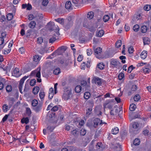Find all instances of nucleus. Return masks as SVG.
Wrapping results in <instances>:
<instances>
[{"label":"nucleus","instance_id":"ea45409f","mask_svg":"<svg viewBox=\"0 0 151 151\" xmlns=\"http://www.w3.org/2000/svg\"><path fill=\"white\" fill-rule=\"evenodd\" d=\"M42 17L40 16V15L39 14L36 15L35 14V19L36 21L38 22H40V20H41L42 19Z\"/></svg>","mask_w":151,"mask_h":151},{"label":"nucleus","instance_id":"dca6fc26","mask_svg":"<svg viewBox=\"0 0 151 151\" xmlns=\"http://www.w3.org/2000/svg\"><path fill=\"white\" fill-rule=\"evenodd\" d=\"M40 90L38 86H35L32 89V92L35 95L37 94Z\"/></svg>","mask_w":151,"mask_h":151},{"label":"nucleus","instance_id":"13d9d810","mask_svg":"<svg viewBox=\"0 0 151 151\" xmlns=\"http://www.w3.org/2000/svg\"><path fill=\"white\" fill-rule=\"evenodd\" d=\"M102 143L101 142H98L97 143L96 145V148L97 149H99L100 147H102Z\"/></svg>","mask_w":151,"mask_h":151},{"label":"nucleus","instance_id":"f03ea898","mask_svg":"<svg viewBox=\"0 0 151 151\" xmlns=\"http://www.w3.org/2000/svg\"><path fill=\"white\" fill-rule=\"evenodd\" d=\"M68 87H65L64 88V91L62 96V98L65 101L69 99L71 95V91L68 90Z\"/></svg>","mask_w":151,"mask_h":151},{"label":"nucleus","instance_id":"3c124183","mask_svg":"<svg viewBox=\"0 0 151 151\" xmlns=\"http://www.w3.org/2000/svg\"><path fill=\"white\" fill-rule=\"evenodd\" d=\"M119 58L122 60V62L123 63H125L126 62V61L125 59L126 58V57L124 56H121L119 57Z\"/></svg>","mask_w":151,"mask_h":151},{"label":"nucleus","instance_id":"e433bc0d","mask_svg":"<svg viewBox=\"0 0 151 151\" xmlns=\"http://www.w3.org/2000/svg\"><path fill=\"white\" fill-rule=\"evenodd\" d=\"M82 90V88L80 85L76 86V93H80Z\"/></svg>","mask_w":151,"mask_h":151},{"label":"nucleus","instance_id":"49530a36","mask_svg":"<svg viewBox=\"0 0 151 151\" xmlns=\"http://www.w3.org/2000/svg\"><path fill=\"white\" fill-rule=\"evenodd\" d=\"M28 77V76H25L24 77L20 80L19 84L23 85V83H24V81L25 80L27 79Z\"/></svg>","mask_w":151,"mask_h":151},{"label":"nucleus","instance_id":"a211bd4d","mask_svg":"<svg viewBox=\"0 0 151 151\" xmlns=\"http://www.w3.org/2000/svg\"><path fill=\"white\" fill-rule=\"evenodd\" d=\"M143 43L144 45H148L150 43V39L147 37H145L143 38Z\"/></svg>","mask_w":151,"mask_h":151},{"label":"nucleus","instance_id":"4d7b16f0","mask_svg":"<svg viewBox=\"0 0 151 151\" xmlns=\"http://www.w3.org/2000/svg\"><path fill=\"white\" fill-rule=\"evenodd\" d=\"M134 68H135L134 67L133 65H131L129 67L128 69L127 72L128 73H131L132 70Z\"/></svg>","mask_w":151,"mask_h":151},{"label":"nucleus","instance_id":"864d4df0","mask_svg":"<svg viewBox=\"0 0 151 151\" xmlns=\"http://www.w3.org/2000/svg\"><path fill=\"white\" fill-rule=\"evenodd\" d=\"M124 77V74L122 73H120L118 75V77L119 79L121 80H122Z\"/></svg>","mask_w":151,"mask_h":151},{"label":"nucleus","instance_id":"774afa93","mask_svg":"<svg viewBox=\"0 0 151 151\" xmlns=\"http://www.w3.org/2000/svg\"><path fill=\"white\" fill-rule=\"evenodd\" d=\"M149 131L147 129H145L143 130L142 132V134H144L145 136H147Z\"/></svg>","mask_w":151,"mask_h":151},{"label":"nucleus","instance_id":"c85d7f7f","mask_svg":"<svg viewBox=\"0 0 151 151\" xmlns=\"http://www.w3.org/2000/svg\"><path fill=\"white\" fill-rule=\"evenodd\" d=\"M136 107V105L135 104H132L130 105L129 109L131 111H133L135 110Z\"/></svg>","mask_w":151,"mask_h":151},{"label":"nucleus","instance_id":"9d476101","mask_svg":"<svg viewBox=\"0 0 151 151\" xmlns=\"http://www.w3.org/2000/svg\"><path fill=\"white\" fill-rule=\"evenodd\" d=\"M65 7V8L68 10L69 11L72 10L73 9L71 2L69 1L66 2Z\"/></svg>","mask_w":151,"mask_h":151},{"label":"nucleus","instance_id":"f257e3e1","mask_svg":"<svg viewBox=\"0 0 151 151\" xmlns=\"http://www.w3.org/2000/svg\"><path fill=\"white\" fill-rule=\"evenodd\" d=\"M110 67L112 68H119L121 63L117 59L112 58L110 61Z\"/></svg>","mask_w":151,"mask_h":151},{"label":"nucleus","instance_id":"e2e57ef3","mask_svg":"<svg viewBox=\"0 0 151 151\" xmlns=\"http://www.w3.org/2000/svg\"><path fill=\"white\" fill-rule=\"evenodd\" d=\"M43 41V38L41 37L37 38V43L39 44H41Z\"/></svg>","mask_w":151,"mask_h":151},{"label":"nucleus","instance_id":"09e8293b","mask_svg":"<svg viewBox=\"0 0 151 151\" xmlns=\"http://www.w3.org/2000/svg\"><path fill=\"white\" fill-rule=\"evenodd\" d=\"M12 87L11 85H8L6 87V91L8 92H11L12 90Z\"/></svg>","mask_w":151,"mask_h":151},{"label":"nucleus","instance_id":"2eb2a0df","mask_svg":"<svg viewBox=\"0 0 151 151\" xmlns=\"http://www.w3.org/2000/svg\"><path fill=\"white\" fill-rule=\"evenodd\" d=\"M40 90L38 86H35L32 89V92L35 95L37 94Z\"/></svg>","mask_w":151,"mask_h":151},{"label":"nucleus","instance_id":"69168bd1","mask_svg":"<svg viewBox=\"0 0 151 151\" xmlns=\"http://www.w3.org/2000/svg\"><path fill=\"white\" fill-rule=\"evenodd\" d=\"M92 52L91 49H88L87 50V54L88 55L90 56L92 54Z\"/></svg>","mask_w":151,"mask_h":151},{"label":"nucleus","instance_id":"680f3d73","mask_svg":"<svg viewBox=\"0 0 151 151\" xmlns=\"http://www.w3.org/2000/svg\"><path fill=\"white\" fill-rule=\"evenodd\" d=\"M128 51L129 53H132L134 51V49L133 48V47L131 46L129 47L128 48Z\"/></svg>","mask_w":151,"mask_h":151},{"label":"nucleus","instance_id":"6e6552de","mask_svg":"<svg viewBox=\"0 0 151 151\" xmlns=\"http://www.w3.org/2000/svg\"><path fill=\"white\" fill-rule=\"evenodd\" d=\"M59 35L60 34L58 32H55L53 36L52 37L49 39V42L51 43H52L54 42L56 40V37Z\"/></svg>","mask_w":151,"mask_h":151},{"label":"nucleus","instance_id":"39448f33","mask_svg":"<svg viewBox=\"0 0 151 151\" xmlns=\"http://www.w3.org/2000/svg\"><path fill=\"white\" fill-rule=\"evenodd\" d=\"M68 47L66 46H62L58 48L57 50L58 52V55H61L65 52V51L68 49Z\"/></svg>","mask_w":151,"mask_h":151},{"label":"nucleus","instance_id":"412c9836","mask_svg":"<svg viewBox=\"0 0 151 151\" xmlns=\"http://www.w3.org/2000/svg\"><path fill=\"white\" fill-rule=\"evenodd\" d=\"M36 23L34 21H31L29 24L28 26L31 28H34L35 27Z\"/></svg>","mask_w":151,"mask_h":151},{"label":"nucleus","instance_id":"c9c22d12","mask_svg":"<svg viewBox=\"0 0 151 151\" xmlns=\"http://www.w3.org/2000/svg\"><path fill=\"white\" fill-rule=\"evenodd\" d=\"M86 133V130L83 128H82L80 131V135L82 136H84Z\"/></svg>","mask_w":151,"mask_h":151},{"label":"nucleus","instance_id":"a878e982","mask_svg":"<svg viewBox=\"0 0 151 151\" xmlns=\"http://www.w3.org/2000/svg\"><path fill=\"white\" fill-rule=\"evenodd\" d=\"M132 128L134 129H137L139 127V124L137 122H134L132 124Z\"/></svg>","mask_w":151,"mask_h":151},{"label":"nucleus","instance_id":"7c9ffc66","mask_svg":"<svg viewBox=\"0 0 151 151\" xmlns=\"http://www.w3.org/2000/svg\"><path fill=\"white\" fill-rule=\"evenodd\" d=\"M140 99V96L139 95L137 94L134 97V101L137 102Z\"/></svg>","mask_w":151,"mask_h":151},{"label":"nucleus","instance_id":"f8f14e48","mask_svg":"<svg viewBox=\"0 0 151 151\" xmlns=\"http://www.w3.org/2000/svg\"><path fill=\"white\" fill-rule=\"evenodd\" d=\"M142 70L145 74H147L150 72V70L148 66H146L142 68Z\"/></svg>","mask_w":151,"mask_h":151},{"label":"nucleus","instance_id":"cd10ccee","mask_svg":"<svg viewBox=\"0 0 151 151\" xmlns=\"http://www.w3.org/2000/svg\"><path fill=\"white\" fill-rule=\"evenodd\" d=\"M90 93L89 92H86L84 94V97L86 99H88L90 96Z\"/></svg>","mask_w":151,"mask_h":151},{"label":"nucleus","instance_id":"c03bdc74","mask_svg":"<svg viewBox=\"0 0 151 151\" xmlns=\"http://www.w3.org/2000/svg\"><path fill=\"white\" fill-rule=\"evenodd\" d=\"M12 110H11L10 111L9 114L8 115H6L4 116V117L3 118L2 120V121L3 122H4L5 121H6V120H7V118H8V116L9 115V114L10 113H12Z\"/></svg>","mask_w":151,"mask_h":151},{"label":"nucleus","instance_id":"79ce46f5","mask_svg":"<svg viewBox=\"0 0 151 151\" xmlns=\"http://www.w3.org/2000/svg\"><path fill=\"white\" fill-rule=\"evenodd\" d=\"M38 102L37 101L36 99H34L32 102V106L35 107L37 105Z\"/></svg>","mask_w":151,"mask_h":151},{"label":"nucleus","instance_id":"0eeeda50","mask_svg":"<svg viewBox=\"0 0 151 151\" xmlns=\"http://www.w3.org/2000/svg\"><path fill=\"white\" fill-rule=\"evenodd\" d=\"M92 83L97 84L98 86H101L102 84V80L98 77H94L92 80Z\"/></svg>","mask_w":151,"mask_h":151},{"label":"nucleus","instance_id":"ddd939ff","mask_svg":"<svg viewBox=\"0 0 151 151\" xmlns=\"http://www.w3.org/2000/svg\"><path fill=\"white\" fill-rule=\"evenodd\" d=\"M140 56L141 58L143 59H144L146 58L147 56V51L143 50L141 53Z\"/></svg>","mask_w":151,"mask_h":151},{"label":"nucleus","instance_id":"0e129e2a","mask_svg":"<svg viewBox=\"0 0 151 151\" xmlns=\"http://www.w3.org/2000/svg\"><path fill=\"white\" fill-rule=\"evenodd\" d=\"M92 109L91 108H89L86 110V114L87 115L89 116L91 113Z\"/></svg>","mask_w":151,"mask_h":151},{"label":"nucleus","instance_id":"bf43d9fd","mask_svg":"<svg viewBox=\"0 0 151 151\" xmlns=\"http://www.w3.org/2000/svg\"><path fill=\"white\" fill-rule=\"evenodd\" d=\"M45 94L44 92H41L40 91L39 93V96L41 99L44 98Z\"/></svg>","mask_w":151,"mask_h":151},{"label":"nucleus","instance_id":"5701e85b","mask_svg":"<svg viewBox=\"0 0 151 151\" xmlns=\"http://www.w3.org/2000/svg\"><path fill=\"white\" fill-rule=\"evenodd\" d=\"M94 16V13L92 12H88L87 14V18L89 19H92Z\"/></svg>","mask_w":151,"mask_h":151},{"label":"nucleus","instance_id":"338daca9","mask_svg":"<svg viewBox=\"0 0 151 151\" xmlns=\"http://www.w3.org/2000/svg\"><path fill=\"white\" fill-rule=\"evenodd\" d=\"M137 89V86L136 85H133L132 86L131 88V90L132 91H136Z\"/></svg>","mask_w":151,"mask_h":151},{"label":"nucleus","instance_id":"6e6d98bb","mask_svg":"<svg viewBox=\"0 0 151 151\" xmlns=\"http://www.w3.org/2000/svg\"><path fill=\"white\" fill-rule=\"evenodd\" d=\"M83 57L82 55H79L77 58V61L79 62L83 60Z\"/></svg>","mask_w":151,"mask_h":151},{"label":"nucleus","instance_id":"b1692460","mask_svg":"<svg viewBox=\"0 0 151 151\" xmlns=\"http://www.w3.org/2000/svg\"><path fill=\"white\" fill-rule=\"evenodd\" d=\"M40 58L39 57L38 55H35L34 56L33 60L34 61L38 63L40 61Z\"/></svg>","mask_w":151,"mask_h":151},{"label":"nucleus","instance_id":"2f4dec72","mask_svg":"<svg viewBox=\"0 0 151 151\" xmlns=\"http://www.w3.org/2000/svg\"><path fill=\"white\" fill-rule=\"evenodd\" d=\"M140 143V139L138 138H136L133 141V144L134 145L137 146L139 145Z\"/></svg>","mask_w":151,"mask_h":151},{"label":"nucleus","instance_id":"bb28decb","mask_svg":"<svg viewBox=\"0 0 151 151\" xmlns=\"http://www.w3.org/2000/svg\"><path fill=\"white\" fill-rule=\"evenodd\" d=\"M26 111L27 116L29 117H30L31 116L32 112L30 108L27 107L26 108Z\"/></svg>","mask_w":151,"mask_h":151},{"label":"nucleus","instance_id":"4be33fe9","mask_svg":"<svg viewBox=\"0 0 151 151\" xmlns=\"http://www.w3.org/2000/svg\"><path fill=\"white\" fill-rule=\"evenodd\" d=\"M119 132V129L117 127H115L111 130L112 133L114 134H117Z\"/></svg>","mask_w":151,"mask_h":151},{"label":"nucleus","instance_id":"473e14b6","mask_svg":"<svg viewBox=\"0 0 151 151\" xmlns=\"http://www.w3.org/2000/svg\"><path fill=\"white\" fill-rule=\"evenodd\" d=\"M115 46L117 48H119L122 45V41L120 40H118L116 43Z\"/></svg>","mask_w":151,"mask_h":151},{"label":"nucleus","instance_id":"f704fd0d","mask_svg":"<svg viewBox=\"0 0 151 151\" xmlns=\"http://www.w3.org/2000/svg\"><path fill=\"white\" fill-rule=\"evenodd\" d=\"M133 30L135 32H138L139 29V27L138 24H135L133 27Z\"/></svg>","mask_w":151,"mask_h":151},{"label":"nucleus","instance_id":"7ed1b4c3","mask_svg":"<svg viewBox=\"0 0 151 151\" xmlns=\"http://www.w3.org/2000/svg\"><path fill=\"white\" fill-rule=\"evenodd\" d=\"M104 122H103L102 120H101L99 118H96L94 119L93 121V123L91 127L94 128H97L99 125L102 126L103 124H105Z\"/></svg>","mask_w":151,"mask_h":151},{"label":"nucleus","instance_id":"1a4fd4ad","mask_svg":"<svg viewBox=\"0 0 151 151\" xmlns=\"http://www.w3.org/2000/svg\"><path fill=\"white\" fill-rule=\"evenodd\" d=\"M12 75L17 77H19L21 75L19 69L15 68L13 72L12 73Z\"/></svg>","mask_w":151,"mask_h":151},{"label":"nucleus","instance_id":"603ef678","mask_svg":"<svg viewBox=\"0 0 151 151\" xmlns=\"http://www.w3.org/2000/svg\"><path fill=\"white\" fill-rule=\"evenodd\" d=\"M81 84L83 86H87L88 87V84L87 81L85 80H83L81 82Z\"/></svg>","mask_w":151,"mask_h":151},{"label":"nucleus","instance_id":"f3484780","mask_svg":"<svg viewBox=\"0 0 151 151\" xmlns=\"http://www.w3.org/2000/svg\"><path fill=\"white\" fill-rule=\"evenodd\" d=\"M83 3V0H76V7L79 8L81 7Z\"/></svg>","mask_w":151,"mask_h":151},{"label":"nucleus","instance_id":"052dcab7","mask_svg":"<svg viewBox=\"0 0 151 151\" xmlns=\"http://www.w3.org/2000/svg\"><path fill=\"white\" fill-rule=\"evenodd\" d=\"M124 29L127 32L130 29V27L128 24L126 23L124 26Z\"/></svg>","mask_w":151,"mask_h":151},{"label":"nucleus","instance_id":"423d86ee","mask_svg":"<svg viewBox=\"0 0 151 151\" xmlns=\"http://www.w3.org/2000/svg\"><path fill=\"white\" fill-rule=\"evenodd\" d=\"M102 50V49L100 47H97L94 50V55L98 58L99 59L101 58V54Z\"/></svg>","mask_w":151,"mask_h":151},{"label":"nucleus","instance_id":"a19ab883","mask_svg":"<svg viewBox=\"0 0 151 151\" xmlns=\"http://www.w3.org/2000/svg\"><path fill=\"white\" fill-rule=\"evenodd\" d=\"M60 73V69L59 68H58L55 69L53 71V73L55 75H58Z\"/></svg>","mask_w":151,"mask_h":151},{"label":"nucleus","instance_id":"aec40b11","mask_svg":"<svg viewBox=\"0 0 151 151\" xmlns=\"http://www.w3.org/2000/svg\"><path fill=\"white\" fill-rule=\"evenodd\" d=\"M41 107V104H39L37 106H36L34 107L33 109L36 112H37L40 110Z\"/></svg>","mask_w":151,"mask_h":151},{"label":"nucleus","instance_id":"de8ad7c7","mask_svg":"<svg viewBox=\"0 0 151 151\" xmlns=\"http://www.w3.org/2000/svg\"><path fill=\"white\" fill-rule=\"evenodd\" d=\"M36 83V80L35 79H32L30 82V85L31 86H35Z\"/></svg>","mask_w":151,"mask_h":151},{"label":"nucleus","instance_id":"4468645a","mask_svg":"<svg viewBox=\"0 0 151 151\" xmlns=\"http://www.w3.org/2000/svg\"><path fill=\"white\" fill-rule=\"evenodd\" d=\"M21 122L22 124L25 123L27 124L29 122V120L28 117H24L21 119Z\"/></svg>","mask_w":151,"mask_h":151},{"label":"nucleus","instance_id":"20e7f679","mask_svg":"<svg viewBox=\"0 0 151 151\" xmlns=\"http://www.w3.org/2000/svg\"><path fill=\"white\" fill-rule=\"evenodd\" d=\"M40 70V67L38 68L36 70L31 72L30 76H35L37 77L40 78L41 76Z\"/></svg>","mask_w":151,"mask_h":151},{"label":"nucleus","instance_id":"393cba45","mask_svg":"<svg viewBox=\"0 0 151 151\" xmlns=\"http://www.w3.org/2000/svg\"><path fill=\"white\" fill-rule=\"evenodd\" d=\"M104 34V32L103 30H99L98 32L96 34V36H97L101 37H102Z\"/></svg>","mask_w":151,"mask_h":151},{"label":"nucleus","instance_id":"5fc2aeb1","mask_svg":"<svg viewBox=\"0 0 151 151\" xmlns=\"http://www.w3.org/2000/svg\"><path fill=\"white\" fill-rule=\"evenodd\" d=\"M8 106L6 104L4 105L3 106V109L4 112H6L8 109Z\"/></svg>","mask_w":151,"mask_h":151},{"label":"nucleus","instance_id":"37998d69","mask_svg":"<svg viewBox=\"0 0 151 151\" xmlns=\"http://www.w3.org/2000/svg\"><path fill=\"white\" fill-rule=\"evenodd\" d=\"M59 105H55L53 106L51 109V111H55L58 110Z\"/></svg>","mask_w":151,"mask_h":151},{"label":"nucleus","instance_id":"8fccbe9b","mask_svg":"<svg viewBox=\"0 0 151 151\" xmlns=\"http://www.w3.org/2000/svg\"><path fill=\"white\" fill-rule=\"evenodd\" d=\"M100 134L101 131H96L94 136V138L95 139L98 138Z\"/></svg>","mask_w":151,"mask_h":151},{"label":"nucleus","instance_id":"4c0bfd02","mask_svg":"<svg viewBox=\"0 0 151 151\" xmlns=\"http://www.w3.org/2000/svg\"><path fill=\"white\" fill-rule=\"evenodd\" d=\"M13 17V14L12 13H9L6 16L7 19L9 21H10L12 19Z\"/></svg>","mask_w":151,"mask_h":151},{"label":"nucleus","instance_id":"a18cd8bd","mask_svg":"<svg viewBox=\"0 0 151 151\" xmlns=\"http://www.w3.org/2000/svg\"><path fill=\"white\" fill-rule=\"evenodd\" d=\"M151 8V6L149 5H146L144 6V10L146 11H148Z\"/></svg>","mask_w":151,"mask_h":151},{"label":"nucleus","instance_id":"72a5a7b5","mask_svg":"<svg viewBox=\"0 0 151 151\" xmlns=\"http://www.w3.org/2000/svg\"><path fill=\"white\" fill-rule=\"evenodd\" d=\"M147 27L146 26L143 25L141 27V32L143 33H145L147 31Z\"/></svg>","mask_w":151,"mask_h":151},{"label":"nucleus","instance_id":"c756f323","mask_svg":"<svg viewBox=\"0 0 151 151\" xmlns=\"http://www.w3.org/2000/svg\"><path fill=\"white\" fill-rule=\"evenodd\" d=\"M97 67L100 70H103L105 67V65L104 63H99L97 65Z\"/></svg>","mask_w":151,"mask_h":151},{"label":"nucleus","instance_id":"58836bf2","mask_svg":"<svg viewBox=\"0 0 151 151\" xmlns=\"http://www.w3.org/2000/svg\"><path fill=\"white\" fill-rule=\"evenodd\" d=\"M110 19V17L108 15H105L104 16L103 19L104 22H108Z\"/></svg>","mask_w":151,"mask_h":151},{"label":"nucleus","instance_id":"9b49d317","mask_svg":"<svg viewBox=\"0 0 151 151\" xmlns=\"http://www.w3.org/2000/svg\"><path fill=\"white\" fill-rule=\"evenodd\" d=\"M112 105L109 102H106L104 104L103 107L104 109L107 108H108L109 109H112Z\"/></svg>","mask_w":151,"mask_h":151},{"label":"nucleus","instance_id":"6ab92c4d","mask_svg":"<svg viewBox=\"0 0 151 151\" xmlns=\"http://www.w3.org/2000/svg\"><path fill=\"white\" fill-rule=\"evenodd\" d=\"M55 20L62 25H63L64 24V19L62 18H59L58 19H55Z\"/></svg>","mask_w":151,"mask_h":151}]
</instances>
